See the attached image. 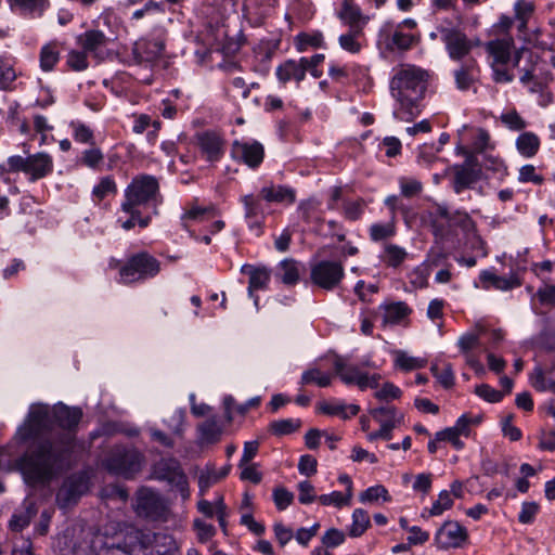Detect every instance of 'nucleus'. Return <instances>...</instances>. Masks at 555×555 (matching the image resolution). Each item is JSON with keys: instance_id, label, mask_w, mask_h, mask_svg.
Segmentation results:
<instances>
[{"instance_id": "14", "label": "nucleus", "mask_w": 555, "mask_h": 555, "mask_svg": "<svg viewBox=\"0 0 555 555\" xmlns=\"http://www.w3.org/2000/svg\"><path fill=\"white\" fill-rule=\"evenodd\" d=\"M231 153L235 160L243 162L251 169L258 168L264 157L263 145L258 141H234Z\"/></svg>"}, {"instance_id": "45", "label": "nucleus", "mask_w": 555, "mask_h": 555, "mask_svg": "<svg viewBox=\"0 0 555 555\" xmlns=\"http://www.w3.org/2000/svg\"><path fill=\"white\" fill-rule=\"evenodd\" d=\"M117 193V184L113 177L106 176L101 178L99 183L93 188L92 195L98 201L101 202L109 194Z\"/></svg>"}, {"instance_id": "11", "label": "nucleus", "mask_w": 555, "mask_h": 555, "mask_svg": "<svg viewBox=\"0 0 555 555\" xmlns=\"http://www.w3.org/2000/svg\"><path fill=\"white\" fill-rule=\"evenodd\" d=\"M468 539V532L460 522L448 520L438 529L435 535V543L438 548H459Z\"/></svg>"}, {"instance_id": "42", "label": "nucleus", "mask_w": 555, "mask_h": 555, "mask_svg": "<svg viewBox=\"0 0 555 555\" xmlns=\"http://www.w3.org/2000/svg\"><path fill=\"white\" fill-rule=\"evenodd\" d=\"M60 57V51L54 43L46 44L40 51V67L44 72L53 69Z\"/></svg>"}, {"instance_id": "64", "label": "nucleus", "mask_w": 555, "mask_h": 555, "mask_svg": "<svg viewBox=\"0 0 555 555\" xmlns=\"http://www.w3.org/2000/svg\"><path fill=\"white\" fill-rule=\"evenodd\" d=\"M64 555H95V548L87 538L73 542L72 548Z\"/></svg>"}, {"instance_id": "59", "label": "nucleus", "mask_w": 555, "mask_h": 555, "mask_svg": "<svg viewBox=\"0 0 555 555\" xmlns=\"http://www.w3.org/2000/svg\"><path fill=\"white\" fill-rule=\"evenodd\" d=\"M453 505V500L451 498V493L447 490L440 491L438 494L437 501H435L429 508L428 513L430 516H439L444 511L451 508Z\"/></svg>"}, {"instance_id": "17", "label": "nucleus", "mask_w": 555, "mask_h": 555, "mask_svg": "<svg viewBox=\"0 0 555 555\" xmlns=\"http://www.w3.org/2000/svg\"><path fill=\"white\" fill-rule=\"evenodd\" d=\"M241 272L249 276L248 296L254 298V302L258 306L259 297L255 296L256 291L266 289L271 279V272L266 267H256L253 264H244Z\"/></svg>"}, {"instance_id": "6", "label": "nucleus", "mask_w": 555, "mask_h": 555, "mask_svg": "<svg viewBox=\"0 0 555 555\" xmlns=\"http://www.w3.org/2000/svg\"><path fill=\"white\" fill-rule=\"evenodd\" d=\"M143 455L133 448L115 447L104 465L106 469L125 478H132L142 468Z\"/></svg>"}, {"instance_id": "46", "label": "nucleus", "mask_w": 555, "mask_h": 555, "mask_svg": "<svg viewBox=\"0 0 555 555\" xmlns=\"http://www.w3.org/2000/svg\"><path fill=\"white\" fill-rule=\"evenodd\" d=\"M366 204L363 198L356 201H345L343 205V215L347 220L357 221L364 214Z\"/></svg>"}, {"instance_id": "62", "label": "nucleus", "mask_w": 555, "mask_h": 555, "mask_svg": "<svg viewBox=\"0 0 555 555\" xmlns=\"http://www.w3.org/2000/svg\"><path fill=\"white\" fill-rule=\"evenodd\" d=\"M501 121L513 131H521L527 127V122L516 112L509 111L501 115Z\"/></svg>"}, {"instance_id": "51", "label": "nucleus", "mask_w": 555, "mask_h": 555, "mask_svg": "<svg viewBox=\"0 0 555 555\" xmlns=\"http://www.w3.org/2000/svg\"><path fill=\"white\" fill-rule=\"evenodd\" d=\"M299 427H300L299 421H293L291 418H287V420L273 421L270 424L269 429L273 435L280 437V436L289 435V434L296 431Z\"/></svg>"}, {"instance_id": "24", "label": "nucleus", "mask_w": 555, "mask_h": 555, "mask_svg": "<svg viewBox=\"0 0 555 555\" xmlns=\"http://www.w3.org/2000/svg\"><path fill=\"white\" fill-rule=\"evenodd\" d=\"M223 434V426L210 417L197 425V444L201 447L218 443Z\"/></svg>"}, {"instance_id": "8", "label": "nucleus", "mask_w": 555, "mask_h": 555, "mask_svg": "<svg viewBox=\"0 0 555 555\" xmlns=\"http://www.w3.org/2000/svg\"><path fill=\"white\" fill-rule=\"evenodd\" d=\"M153 476L157 480L167 481L176 487L183 499L190 496L189 483L180 463L175 459H162L153 468Z\"/></svg>"}, {"instance_id": "53", "label": "nucleus", "mask_w": 555, "mask_h": 555, "mask_svg": "<svg viewBox=\"0 0 555 555\" xmlns=\"http://www.w3.org/2000/svg\"><path fill=\"white\" fill-rule=\"evenodd\" d=\"M359 499L362 503H372L378 501L379 499L385 502L390 501L387 489L380 485L367 488L360 494Z\"/></svg>"}, {"instance_id": "57", "label": "nucleus", "mask_w": 555, "mask_h": 555, "mask_svg": "<svg viewBox=\"0 0 555 555\" xmlns=\"http://www.w3.org/2000/svg\"><path fill=\"white\" fill-rule=\"evenodd\" d=\"M430 371L444 388H450L454 385V374L450 363L444 364L442 369H439L437 364H433Z\"/></svg>"}, {"instance_id": "29", "label": "nucleus", "mask_w": 555, "mask_h": 555, "mask_svg": "<svg viewBox=\"0 0 555 555\" xmlns=\"http://www.w3.org/2000/svg\"><path fill=\"white\" fill-rule=\"evenodd\" d=\"M216 215L217 210L212 206L199 207L194 205L189 209H185L184 214L181 216L182 227L185 230H189L191 222H203L206 220H210L215 218Z\"/></svg>"}, {"instance_id": "32", "label": "nucleus", "mask_w": 555, "mask_h": 555, "mask_svg": "<svg viewBox=\"0 0 555 555\" xmlns=\"http://www.w3.org/2000/svg\"><path fill=\"white\" fill-rule=\"evenodd\" d=\"M276 276L285 285L293 286L300 279L299 263L294 259H284L278 266Z\"/></svg>"}, {"instance_id": "1", "label": "nucleus", "mask_w": 555, "mask_h": 555, "mask_svg": "<svg viewBox=\"0 0 555 555\" xmlns=\"http://www.w3.org/2000/svg\"><path fill=\"white\" fill-rule=\"evenodd\" d=\"M52 417L68 433L63 435L60 442L40 441L34 451L25 454L18 462L25 481L33 486L49 482L62 467L65 455L72 449L74 439L72 431L80 422L82 411L79 408H69L60 403L54 406Z\"/></svg>"}, {"instance_id": "30", "label": "nucleus", "mask_w": 555, "mask_h": 555, "mask_svg": "<svg viewBox=\"0 0 555 555\" xmlns=\"http://www.w3.org/2000/svg\"><path fill=\"white\" fill-rule=\"evenodd\" d=\"M8 2L12 10L31 16H41L50 4L49 0H8Z\"/></svg>"}, {"instance_id": "12", "label": "nucleus", "mask_w": 555, "mask_h": 555, "mask_svg": "<svg viewBox=\"0 0 555 555\" xmlns=\"http://www.w3.org/2000/svg\"><path fill=\"white\" fill-rule=\"evenodd\" d=\"M201 155L209 163L219 162L225 152V140L216 131H203L195 137Z\"/></svg>"}, {"instance_id": "22", "label": "nucleus", "mask_w": 555, "mask_h": 555, "mask_svg": "<svg viewBox=\"0 0 555 555\" xmlns=\"http://www.w3.org/2000/svg\"><path fill=\"white\" fill-rule=\"evenodd\" d=\"M339 20L351 29L363 30L369 23L370 17L364 15L359 5L353 0H343L341 9L338 13Z\"/></svg>"}, {"instance_id": "26", "label": "nucleus", "mask_w": 555, "mask_h": 555, "mask_svg": "<svg viewBox=\"0 0 555 555\" xmlns=\"http://www.w3.org/2000/svg\"><path fill=\"white\" fill-rule=\"evenodd\" d=\"M480 281L486 288L493 287L499 291H508L520 286V282L515 275L500 276L491 271L481 272Z\"/></svg>"}, {"instance_id": "52", "label": "nucleus", "mask_w": 555, "mask_h": 555, "mask_svg": "<svg viewBox=\"0 0 555 555\" xmlns=\"http://www.w3.org/2000/svg\"><path fill=\"white\" fill-rule=\"evenodd\" d=\"M415 43V38L411 34H406L400 30H396L388 43L390 49H397L400 51H408Z\"/></svg>"}, {"instance_id": "47", "label": "nucleus", "mask_w": 555, "mask_h": 555, "mask_svg": "<svg viewBox=\"0 0 555 555\" xmlns=\"http://www.w3.org/2000/svg\"><path fill=\"white\" fill-rule=\"evenodd\" d=\"M72 134L76 142L82 144H94V134L91 128L80 121L70 122Z\"/></svg>"}, {"instance_id": "41", "label": "nucleus", "mask_w": 555, "mask_h": 555, "mask_svg": "<svg viewBox=\"0 0 555 555\" xmlns=\"http://www.w3.org/2000/svg\"><path fill=\"white\" fill-rule=\"evenodd\" d=\"M225 93L232 100L247 99L249 96L250 89L243 78L235 77L228 82Z\"/></svg>"}, {"instance_id": "20", "label": "nucleus", "mask_w": 555, "mask_h": 555, "mask_svg": "<svg viewBox=\"0 0 555 555\" xmlns=\"http://www.w3.org/2000/svg\"><path fill=\"white\" fill-rule=\"evenodd\" d=\"M164 49L159 39H141L134 43L133 53L139 63H153L162 56Z\"/></svg>"}, {"instance_id": "43", "label": "nucleus", "mask_w": 555, "mask_h": 555, "mask_svg": "<svg viewBox=\"0 0 555 555\" xmlns=\"http://www.w3.org/2000/svg\"><path fill=\"white\" fill-rule=\"evenodd\" d=\"M79 162L90 169L98 170L104 162V154L101 149L93 145L81 153Z\"/></svg>"}, {"instance_id": "55", "label": "nucleus", "mask_w": 555, "mask_h": 555, "mask_svg": "<svg viewBox=\"0 0 555 555\" xmlns=\"http://www.w3.org/2000/svg\"><path fill=\"white\" fill-rule=\"evenodd\" d=\"M332 377L322 373L319 369H311L304 372L301 376V384H317L320 387H327L331 385Z\"/></svg>"}, {"instance_id": "31", "label": "nucleus", "mask_w": 555, "mask_h": 555, "mask_svg": "<svg viewBox=\"0 0 555 555\" xmlns=\"http://www.w3.org/2000/svg\"><path fill=\"white\" fill-rule=\"evenodd\" d=\"M477 63L475 60L467 61L454 72L456 88L462 91L468 90L476 80Z\"/></svg>"}, {"instance_id": "33", "label": "nucleus", "mask_w": 555, "mask_h": 555, "mask_svg": "<svg viewBox=\"0 0 555 555\" xmlns=\"http://www.w3.org/2000/svg\"><path fill=\"white\" fill-rule=\"evenodd\" d=\"M397 234V224L393 217L388 222L372 223L369 228L370 240L374 243L385 242Z\"/></svg>"}, {"instance_id": "61", "label": "nucleus", "mask_w": 555, "mask_h": 555, "mask_svg": "<svg viewBox=\"0 0 555 555\" xmlns=\"http://www.w3.org/2000/svg\"><path fill=\"white\" fill-rule=\"evenodd\" d=\"M429 267L422 263L414 268L410 273V283L416 288H424L428 285Z\"/></svg>"}, {"instance_id": "56", "label": "nucleus", "mask_w": 555, "mask_h": 555, "mask_svg": "<svg viewBox=\"0 0 555 555\" xmlns=\"http://www.w3.org/2000/svg\"><path fill=\"white\" fill-rule=\"evenodd\" d=\"M87 52L72 50L68 52L66 57L67 66L75 72L86 70L89 66V62L87 60Z\"/></svg>"}, {"instance_id": "49", "label": "nucleus", "mask_w": 555, "mask_h": 555, "mask_svg": "<svg viewBox=\"0 0 555 555\" xmlns=\"http://www.w3.org/2000/svg\"><path fill=\"white\" fill-rule=\"evenodd\" d=\"M154 540L157 555H171L178 550L175 539L169 534L157 533Z\"/></svg>"}, {"instance_id": "27", "label": "nucleus", "mask_w": 555, "mask_h": 555, "mask_svg": "<svg viewBox=\"0 0 555 555\" xmlns=\"http://www.w3.org/2000/svg\"><path fill=\"white\" fill-rule=\"evenodd\" d=\"M276 76L282 83H286L293 79L300 82L306 77L305 66L301 64L300 60H288L276 68Z\"/></svg>"}, {"instance_id": "13", "label": "nucleus", "mask_w": 555, "mask_h": 555, "mask_svg": "<svg viewBox=\"0 0 555 555\" xmlns=\"http://www.w3.org/2000/svg\"><path fill=\"white\" fill-rule=\"evenodd\" d=\"M137 513L152 520L165 518L167 506L165 501L156 492L143 489L137 498Z\"/></svg>"}, {"instance_id": "54", "label": "nucleus", "mask_w": 555, "mask_h": 555, "mask_svg": "<svg viewBox=\"0 0 555 555\" xmlns=\"http://www.w3.org/2000/svg\"><path fill=\"white\" fill-rule=\"evenodd\" d=\"M493 149L494 144L491 142L490 133L483 128L476 129L473 138V150L476 153H482Z\"/></svg>"}, {"instance_id": "10", "label": "nucleus", "mask_w": 555, "mask_h": 555, "mask_svg": "<svg viewBox=\"0 0 555 555\" xmlns=\"http://www.w3.org/2000/svg\"><path fill=\"white\" fill-rule=\"evenodd\" d=\"M440 33L448 55L453 61L463 60L478 44V42L470 40L465 33L457 28H442Z\"/></svg>"}, {"instance_id": "40", "label": "nucleus", "mask_w": 555, "mask_h": 555, "mask_svg": "<svg viewBox=\"0 0 555 555\" xmlns=\"http://www.w3.org/2000/svg\"><path fill=\"white\" fill-rule=\"evenodd\" d=\"M363 30L361 29H349L347 34L339 36V46L341 49L349 53H359L361 51V43L359 41V37H361Z\"/></svg>"}, {"instance_id": "23", "label": "nucleus", "mask_w": 555, "mask_h": 555, "mask_svg": "<svg viewBox=\"0 0 555 555\" xmlns=\"http://www.w3.org/2000/svg\"><path fill=\"white\" fill-rule=\"evenodd\" d=\"M379 309L383 311L382 325L384 327L400 324L412 312V309L404 301L383 304Z\"/></svg>"}, {"instance_id": "34", "label": "nucleus", "mask_w": 555, "mask_h": 555, "mask_svg": "<svg viewBox=\"0 0 555 555\" xmlns=\"http://www.w3.org/2000/svg\"><path fill=\"white\" fill-rule=\"evenodd\" d=\"M516 149L524 157H533L540 149V139L533 132H522L516 139Z\"/></svg>"}, {"instance_id": "25", "label": "nucleus", "mask_w": 555, "mask_h": 555, "mask_svg": "<svg viewBox=\"0 0 555 555\" xmlns=\"http://www.w3.org/2000/svg\"><path fill=\"white\" fill-rule=\"evenodd\" d=\"M260 197L268 203L291 205L296 201V192L287 185L269 184L261 189Z\"/></svg>"}, {"instance_id": "60", "label": "nucleus", "mask_w": 555, "mask_h": 555, "mask_svg": "<svg viewBox=\"0 0 555 555\" xmlns=\"http://www.w3.org/2000/svg\"><path fill=\"white\" fill-rule=\"evenodd\" d=\"M309 46L314 48L323 46V35L321 31H313L311 34L301 33L297 36V47L299 51L305 50Z\"/></svg>"}, {"instance_id": "50", "label": "nucleus", "mask_w": 555, "mask_h": 555, "mask_svg": "<svg viewBox=\"0 0 555 555\" xmlns=\"http://www.w3.org/2000/svg\"><path fill=\"white\" fill-rule=\"evenodd\" d=\"M185 416L184 409H175L164 422L173 434L181 436L183 434Z\"/></svg>"}, {"instance_id": "19", "label": "nucleus", "mask_w": 555, "mask_h": 555, "mask_svg": "<svg viewBox=\"0 0 555 555\" xmlns=\"http://www.w3.org/2000/svg\"><path fill=\"white\" fill-rule=\"evenodd\" d=\"M485 48L491 57L490 63H509L515 44L513 37L505 36L488 41Z\"/></svg>"}, {"instance_id": "21", "label": "nucleus", "mask_w": 555, "mask_h": 555, "mask_svg": "<svg viewBox=\"0 0 555 555\" xmlns=\"http://www.w3.org/2000/svg\"><path fill=\"white\" fill-rule=\"evenodd\" d=\"M452 170L454 172L453 190L456 194L472 188L480 178V170L474 168L469 160L463 165L453 166Z\"/></svg>"}, {"instance_id": "48", "label": "nucleus", "mask_w": 555, "mask_h": 555, "mask_svg": "<svg viewBox=\"0 0 555 555\" xmlns=\"http://www.w3.org/2000/svg\"><path fill=\"white\" fill-rule=\"evenodd\" d=\"M16 79V72L10 60L0 56V89L8 90Z\"/></svg>"}, {"instance_id": "5", "label": "nucleus", "mask_w": 555, "mask_h": 555, "mask_svg": "<svg viewBox=\"0 0 555 555\" xmlns=\"http://www.w3.org/2000/svg\"><path fill=\"white\" fill-rule=\"evenodd\" d=\"M9 170L13 172H24L29 177V181L41 180L52 173L54 168L53 158L46 152L23 157L14 155L8 158Z\"/></svg>"}, {"instance_id": "16", "label": "nucleus", "mask_w": 555, "mask_h": 555, "mask_svg": "<svg viewBox=\"0 0 555 555\" xmlns=\"http://www.w3.org/2000/svg\"><path fill=\"white\" fill-rule=\"evenodd\" d=\"M51 413L47 405H33L28 413L27 427L22 433L23 439H29L50 428Z\"/></svg>"}, {"instance_id": "58", "label": "nucleus", "mask_w": 555, "mask_h": 555, "mask_svg": "<svg viewBox=\"0 0 555 555\" xmlns=\"http://www.w3.org/2000/svg\"><path fill=\"white\" fill-rule=\"evenodd\" d=\"M508 63H490L492 78L496 83H508L514 80L513 72L507 67Z\"/></svg>"}, {"instance_id": "18", "label": "nucleus", "mask_w": 555, "mask_h": 555, "mask_svg": "<svg viewBox=\"0 0 555 555\" xmlns=\"http://www.w3.org/2000/svg\"><path fill=\"white\" fill-rule=\"evenodd\" d=\"M77 43L88 54L94 57H102L107 47L108 38L101 30L90 29L78 36Z\"/></svg>"}, {"instance_id": "63", "label": "nucleus", "mask_w": 555, "mask_h": 555, "mask_svg": "<svg viewBox=\"0 0 555 555\" xmlns=\"http://www.w3.org/2000/svg\"><path fill=\"white\" fill-rule=\"evenodd\" d=\"M242 202L245 207V217L247 219H254L258 218L260 215H262V207L260 199L253 194L245 195L242 198Z\"/></svg>"}, {"instance_id": "3", "label": "nucleus", "mask_w": 555, "mask_h": 555, "mask_svg": "<svg viewBox=\"0 0 555 555\" xmlns=\"http://www.w3.org/2000/svg\"><path fill=\"white\" fill-rule=\"evenodd\" d=\"M162 202L158 179L152 175L141 173L132 178L124 191L121 210L132 208H152V214L157 215V207Z\"/></svg>"}, {"instance_id": "38", "label": "nucleus", "mask_w": 555, "mask_h": 555, "mask_svg": "<svg viewBox=\"0 0 555 555\" xmlns=\"http://www.w3.org/2000/svg\"><path fill=\"white\" fill-rule=\"evenodd\" d=\"M395 364L402 371H412L416 369L425 367L427 364V360L424 358H417L409 356L406 352L402 350L395 351Z\"/></svg>"}, {"instance_id": "35", "label": "nucleus", "mask_w": 555, "mask_h": 555, "mask_svg": "<svg viewBox=\"0 0 555 555\" xmlns=\"http://www.w3.org/2000/svg\"><path fill=\"white\" fill-rule=\"evenodd\" d=\"M260 403V397H254L245 403L236 404L235 399L232 396H227L223 399V405L225 410V417L228 422L233 420V414L236 412L241 415H245L249 409L258 406Z\"/></svg>"}, {"instance_id": "9", "label": "nucleus", "mask_w": 555, "mask_h": 555, "mask_svg": "<svg viewBox=\"0 0 555 555\" xmlns=\"http://www.w3.org/2000/svg\"><path fill=\"white\" fill-rule=\"evenodd\" d=\"M370 414L380 425L378 430L367 435L370 441L377 439L390 440L392 430L403 422V414L399 413L395 406L372 409Z\"/></svg>"}, {"instance_id": "2", "label": "nucleus", "mask_w": 555, "mask_h": 555, "mask_svg": "<svg viewBox=\"0 0 555 555\" xmlns=\"http://www.w3.org/2000/svg\"><path fill=\"white\" fill-rule=\"evenodd\" d=\"M428 80L429 73L416 65L402 64L395 69L389 90L397 102L396 119L412 121L421 113L420 102L425 96Z\"/></svg>"}, {"instance_id": "39", "label": "nucleus", "mask_w": 555, "mask_h": 555, "mask_svg": "<svg viewBox=\"0 0 555 555\" xmlns=\"http://www.w3.org/2000/svg\"><path fill=\"white\" fill-rule=\"evenodd\" d=\"M353 493H350L349 489H346L345 493L339 491H333L328 494H322L318 498L320 504L324 506H335L341 508L343 506H349L351 504Z\"/></svg>"}, {"instance_id": "36", "label": "nucleus", "mask_w": 555, "mask_h": 555, "mask_svg": "<svg viewBox=\"0 0 555 555\" xmlns=\"http://www.w3.org/2000/svg\"><path fill=\"white\" fill-rule=\"evenodd\" d=\"M371 526L369 513L363 508H356L352 513V522L349 527L348 534L351 538L361 537Z\"/></svg>"}, {"instance_id": "15", "label": "nucleus", "mask_w": 555, "mask_h": 555, "mask_svg": "<svg viewBox=\"0 0 555 555\" xmlns=\"http://www.w3.org/2000/svg\"><path fill=\"white\" fill-rule=\"evenodd\" d=\"M140 532L130 530L122 539L116 537L111 543H104L103 555H139L142 552Z\"/></svg>"}, {"instance_id": "37", "label": "nucleus", "mask_w": 555, "mask_h": 555, "mask_svg": "<svg viewBox=\"0 0 555 555\" xmlns=\"http://www.w3.org/2000/svg\"><path fill=\"white\" fill-rule=\"evenodd\" d=\"M336 374L346 385H353L362 371L357 365H348L341 358H337L334 362Z\"/></svg>"}, {"instance_id": "7", "label": "nucleus", "mask_w": 555, "mask_h": 555, "mask_svg": "<svg viewBox=\"0 0 555 555\" xmlns=\"http://www.w3.org/2000/svg\"><path fill=\"white\" fill-rule=\"evenodd\" d=\"M344 276V263L338 260H321L312 264L310 269L312 284L324 291H333L338 287Z\"/></svg>"}, {"instance_id": "28", "label": "nucleus", "mask_w": 555, "mask_h": 555, "mask_svg": "<svg viewBox=\"0 0 555 555\" xmlns=\"http://www.w3.org/2000/svg\"><path fill=\"white\" fill-rule=\"evenodd\" d=\"M408 256L409 254L403 247L392 243H385L379 259L386 267L397 269L405 261Z\"/></svg>"}, {"instance_id": "44", "label": "nucleus", "mask_w": 555, "mask_h": 555, "mask_svg": "<svg viewBox=\"0 0 555 555\" xmlns=\"http://www.w3.org/2000/svg\"><path fill=\"white\" fill-rule=\"evenodd\" d=\"M534 12V4L527 0H517L515 3V16L519 21L518 29L520 31L527 28L528 20Z\"/></svg>"}, {"instance_id": "4", "label": "nucleus", "mask_w": 555, "mask_h": 555, "mask_svg": "<svg viewBox=\"0 0 555 555\" xmlns=\"http://www.w3.org/2000/svg\"><path fill=\"white\" fill-rule=\"evenodd\" d=\"M160 272V262L147 251L134 254L120 267L119 283L129 285L155 278Z\"/></svg>"}]
</instances>
